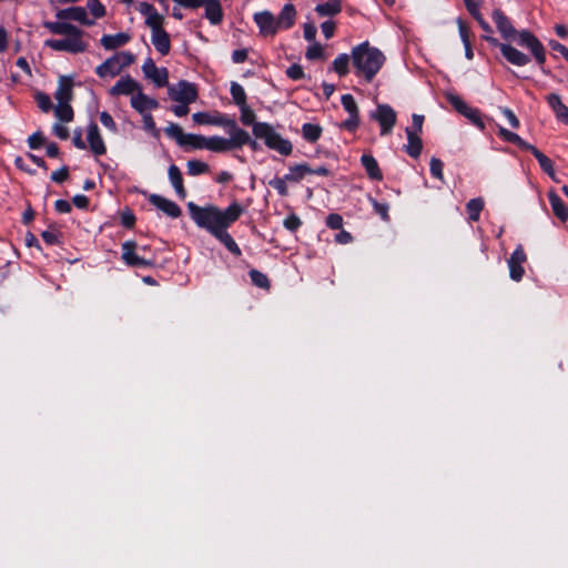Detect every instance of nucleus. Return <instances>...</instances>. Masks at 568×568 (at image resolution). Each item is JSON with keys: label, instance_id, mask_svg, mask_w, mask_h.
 <instances>
[{"label": "nucleus", "instance_id": "obj_43", "mask_svg": "<svg viewBox=\"0 0 568 568\" xmlns=\"http://www.w3.org/2000/svg\"><path fill=\"white\" fill-rule=\"evenodd\" d=\"M54 114L62 122H70L73 119V110L70 103H58Z\"/></svg>", "mask_w": 568, "mask_h": 568}, {"label": "nucleus", "instance_id": "obj_46", "mask_svg": "<svg viewBox=\"0 0 568 568\" xmlns=\"http://www.w3.org/2000/svg\"><path fill=\"white\" fill-rule=\"evenodd\" d=\"M286 182H288V180H285V175L283 178L275 176L268 181V185L275 189L281 196H287L288 189Z\"/></svg>", "mask_w": 568, "mask_h": 568}, {"label": "nucleus", "instance_id": "obj_24", "mask_svg": "<svg viewBox=\"0 0 568 568\" xmlns=\"http://www.w3.org/2000/svg\"><path fill=\"white\" fill-rule=\"evenodd\" d=\"M169 180L176 193V195L184 200L186 197V190L183 184L182 172L178 165L171 164L168 170Z\"/></svg>", "mask_w": 568, "mask_h": 568}, {"label": "nucleus", "instance_id": "obj_29", "mask_svg": "<svg viewBox=\"0 0 568 568\" xmlns=\"http://www.w3.org/2000/svg\"><path fill=\"white\" fill-rule=\"evenodd\" d=\"M361 163L371 180H374V181L383 180V173L379 169V165H378L376 159L373 155L363 154L361 158Z\"/></svg>", "mask_w": 568, "mask_h": 568}, {"label": "nucleus", "instance_id": "obj_64", "mask_svg": "<svg viewBox=\"0 0 568 568\" xmlns=\"http://www.w3.org/2000/svg\"><path fill=\"white\" fill-rule=\"evenodd\" d=\"M335 28V22L332 20L324 21L321 24L322 32L326 39H331L334 36Z\"/></svg>", "mask_w": 568, "mask_h": 568}, {"label": "nucleus", "instance_id": "obj_27", "mask_svg": "<svg viewBox=\"0 0 568 568\" xmlns=\"http://www.w3.org/2000/svg\"><path fill=\"white\" fill-rule=\"evenodd\" d=\"M130 39L131 37L129 33L119 32L116 34H104L100 42L105 50H115L126 44Z\"/></svg>", "mask_w": 568, "mask_h": 568}, {"label": "nucleus", "instance_id": "obj_57", "mask_svg": "<svg viewBox=\"0 0 568 568\" xmlns=\"http://www.w3.org/2000/svg\"><path fill=\"white\" fill-rule=\"evenodd\" d=\"M326 225L332 230H341L343 226V217L337 213H331L326 217Z\"/></svg>", "mask_w": 568, "mask_h": 568}, {"label": "nucleus", "instance_id": "obj_41", "mask_svg": "<svg viewBox=\"0 0 568 568\" xmlns=\"http://www.w3.org/2000/svg\"><path fill=\"white\" fill-rule=\"evenodd\" d=\"M182 142H183V146L189 145L192 149L201 150V149H205L206 136L193 134V133H186Z\"/></svg>", "mask_w": 568, "mask_h": 568}, {"label": "nucleus", "instance_id": "obj_10", "mask_svg": "<svg viewBox=\"0 0 568 568\" xmlns=\"http://www.w3.org/2000/svg\"><path fill=\"white\" fill-rule=\"evenodd\" d=\"M381 125V134L387 135L396 124L397 115L394 109L388 104H378L376 111L371 114Z\"/></svg>", "mask_w": 568, "mask_h": 568}, {"label": "nucleus", "instance_id": "obj_12", "mask_svg": "<svg viewBox=\"0 0 568 568\" xmlns=\"http://www.w3.org/2000/svg\"><path fill=\"white\" fill-rule=\"evenodd\" d=\"M341 102L345 111L348 113V118L341 124V128L348 132H355L359 126L357 103L352 94L342 95Z\"/></svg>", "mask_w": 568, "mask_h": 568}, {"label": "nucleus", "instance_id": "obj_13", "mask_svg": "<svg viewBox=\"0 0 568 568\" xmlns=\"http://www.w3.org/2000/svg\"><path fill=\"white\" fill-rule=\"evenodd\" d=\"M526 261L527 255L525 253L524 246L521 244H518L507 261L509 276L513 281L519 282L523 280L525 275L524 264L526 263Z\"/></svg>", "mask_w": 568, "mask_h": 568}, {"label": "nucleus", "instance_id": "obj_33", "mask_svg": "<svg viewBox=\"0 0 568 568\" xmlns=\"http://www.w3.org/2000/svg\"><path fill=\"white\" fill-rule=\"evenodd\" d=\"M485 202L483 197H475L467 202L466 212L468 214V220L470 222H477L479 220L480 213L484 210Z\"/></svg>", "mask_w": 568, "mask_h": 568}, {"label": "nucleus", "instance_id": "obj_38", "mask_svg": "<svg viewBox=\"0 0 568 568\" xmlns=\"http://www.w3.org/2000/svg\"><path fill=\"white\" fill-rule=\"evenodd\" d=\"M230 93L232 95L233 102L237 106L247 104V98H246L245 90L240 83H237L235 81L231 82Z\"/></svg>", "mask_w": 568, "mask_h": 568}, {"label": "nucleus", "instance_id": "obj_23", "mask_svg": "<svg viewBox=\"0 0 568 568\" xmlns=\"http://www.w3.org/2000/svg\"><path fill=\"white\" fill-rule=\"evenodd\" d=\"M205 18L211 24L216 26L223 21V9L219 0H204Z\"/></svg>", "mask_w": 568, "mask_h": 568}, {"label": "nucleus", "instance_id": "obj_52", "mask_svg": "<svg viewBox=\"0 0 568 568\" xmlns=\"http://www.w3.org/2000/svg\"><path fill=\"white\" fill-rule=\"evenodd\" d=\"M469 13L474 17V19L478 22L480 28L488 34L493 33V28L490 24L483 18L479 7H476L473 9V11H469Z\"/></svg>", "mask_w": 568, "mask_h": 568}, {"label": "nucleus", "instance_id": "obj_26", "mask_svg": "<svg viewBox=\"0 0 568 568\" xmlns=\"http://www.w3.org/2000/svg\"><path fill=\"white\" fill-rule=\"evenodd\" d=\"M407 135V144L405 145L406 153L413 159H417L423 149L422 139L418 136V133L414 132L413 129L406 128L405 130Z\"/></svg>", "mask_w": 568, "mask_h": 568}, {"label": "nucleus", "instance_id": "obj_39", "mask_svg": "<svg viewBox=\"0 0 568 568\" xmlns=\"http://www.w3.org/2000/svg\"><path fill=\"white\" fill-rule=\"evenodd\" d=\"M236 138H239V145H236V150H240L242 149L244 145H248L251 148V150L253 151H257L260 145L258 143L251 139L250 134L247 131L239 128V125L236 124Z\"/></svg>", "mask_w": 568, "mask_h": 568}, {"label": "nucleus", "instance_id": "obj_19", "mask_svg": "<svg viewBox=\"0 0 568 568\" xmlns=\"http://www.w3.org/2000/svg\"><path fill=\"white\" fill-rule=\"evenodd\" d=\"M87 139H88V143H89V148L95 156L105 154L106 148H105L104 141L100 134V130H99V126L97 125V123L91 122L89 124Z\"/></svg>", "mask_w": 568, "mask_h": 568}, {"label": "nucleus", "instance_id": "obj_31", "mask_svg": "<svg viewBox=\"0 0 568 568\" xmlns=\"http://www.w3.org/2000/svg\"><path fill=\"white\" fill-rule=\"evenodd\" d=\"M315 11L320 17H333L342 11L341 0H327L325 3H320L315 7Z\"/></svg>", "mask_w": 568, "mask_h": 568}, {"label": "nucleus", "instance_id": "obj_51", "mask_svg": "<svg viewBox=\"0 0 568 568\" xmlns=\"http://www.w3.org/2000/svg\"><path fill=\"white\" fill-rule=\"evenodd\" d=\"M443 168H444V163L442 162V160L437 159V158H432L430 159V163H429V170H430V173L434 178L443 181Z\"/></svg>", "mask_w": 568, "mask_h": 568}, {"label": "nucleus", "instance_id": "obj_63", "mask_svg": "<svg viewBox=\"0 0 568 568\" xmlns=\"http://www.w3.org/2000/svg\"><path fill=\"white\" fill-rule=\"evenodd\" d=\"M41 237L49 245H54V244L60 243V234L57 232L43 231L41 233Z\"/></svg>", "mask_w": 568, "mask_h": 568}, {"label": "nucleus", "instance_id": "obj_36", "mask_svg": "<svg viewBox=\"0 0 568 568\" xmlns=\"http://www.w3.org/2000/svg\"><path fill=\"white\" fill-rule=\"evenodd\" d=\"M527 151L532 153V155L538 161L542 171H545L546 173H548L550 175L554 173V164H552V161L548 156H546L542 152H540L532 144L527 149Z\"/></svg>", "mask_w": 568, "mask_h": 568}, {"label": "nucleus", "instance_id": "obj_59", "mask_svg": "<svg viewBox=\"0 0 568 568\" xmlns=\"http://www.w3.org/2000/svg\"><path fill=\"white\" fill-rule=\"evenodd\" d=\"M121 224L126 229H132L135 223V216L131 210H125L121 213Z\"/></svg>", "mask_w": 568, "mask_h": 568}, {"label": "nucleus", "instance_id": "obj_34", "mask_svg": "<svg viewBox=\"0 0 568 568\" xmlns=\"http://www.w3.org/2000/svg\"><path fill=\"white\" fill-rule=\"evenodd\" d=\"M498 135L505 141L517 145L520 150L527 151V149L531 145L530 143L524 141L517 133L511 132L503 126L498 130Z\"/></svg>", "mask_w": 568, "mask_h": 568}, {"label": "nucleus", "instance_id": "obj_22", "mask_svg": "<svg viewBox=\"0 0 568 568\" xmlns=\"http://www.w3.org/2000/svg\"><path fill=\"white\" fill-rule=\"evenodd\" d=\"M546 100L557 120L568 124V106L562 103L561 98L557 93H550Z\"/></svg>", "mask_w": 568, "mask_h": 568}, {"label": "nucleus", "instance_id": "obj_25", "mask_svg": "<svg viewBox=\"0 0 568 568\" xmlns=\"http://www.w3.org/2000/svg\"><path fill=\"white\" fill-rule=\"evenodd\" d=\"M121 65L118 63V57H110L103 63L99 64L95 68V73L100 78H114L115 75L121 73Z\"/></svg>", "mask_w": 568, "mask_h": 568}, {"label": "nucleus", "instance_id": "obj_6", "mask_svg": "<svg viewBox=\"0 0 568 568\" xmlns=\"http://www.w3.org/2000/svg\"><path fill=\"white\" fill-rule=\"evenodd\" d=\"M168 94L172 101L184 104H191L199 98L196 84L186 80H181L178 84L169 87Z\"/></svg>", "mask_w": 568, "mask_h": 568}, {"label": "nucleus", "instance_id": "obj_14", "mask_svg": "<svg viewBox=\"0 0 568 568\" xmlns=\"http://www.w3.org/2000/svg\"><path fill=\"white\" fill-rule=\"evenodd\" d=\"M138 244L134 241H125L122 243V261L132 267H149L153 266V261L146 260L144 257L139 256L135 253Z\"/></svg>", "mask_w": 568, "mask_h": 568}, {"label": "nucleus", "instance_id": "obj_48", "mask_svg": "<svg viewBox=\"0 0 568 568\" xmlns=\"http://www.w3.org/2000/svg\"><path fill=\"white\" fill-rule=\"evenodd\" d=\"M141 115H142V119H143V128H144V130L150 132L153 136L158 138L159 136V130L156 129L153 115L150 112L143 113Z\"/></svg>", "mask_w": 568, "mask_h": 568}, {"label": "nucleus", "instance_id": "obj_35", "mask_svg": "<svg viewBox=\"0 0 568 568\" xmlns=\"http://www.w3.org/2000/svg\"><path fill=\"white\" fill-rule=\"evenodd\" d=\"M352 58L346 53L338 54L332 63V70L339 77H345L349 72V61Z\"/></svg>", "mask_w": 568, "mask_h": 568}, {"label": "nucleus", "instance_id": "obj_56", "mask_svg": "<svg viewBox=\"0 0 568 568\" xmlns=\"http://www.w3.org/2000/svg\"><path fill=\"white\" fill-rule=\"evenodd\" d=\"M303 179H304V175H303L300 164L291 166L288 173L285 174V180H288V182L297 183Z\"/></svg>", "mask_w": 568, "mask_h": 568}, {"label": "nucleus", "instance_id": "obj_8", "mask_svg": "<svg viewBox=\"0 0 568 568\" xmlns=\"http://www.w3.org/2000/svg\"><path fill=\"white\" fill-rule=\"evenodd\" d=\"M484 39L490 44L498 47L503 57L511 64L517 67L526 65L530 62V58L515 47L506 43H500L491 36H484Z\"/></svg>", "mask_w": 568, "mask_h": 568}, {"label": "nucleus", "instance_id": "obj_3", "mask_svg": "<svg viewBox=\"0 0 568 568\" xmlns=\"http://www.w3.org/2000/svg\"><path fill=\"white\" fill-rule=\"evenodd\" d=\"M491 17L501 37L507 40L517 34L518 44L527 48L540 65L541 71L548 73L544 68L546 49L539 39L528 30L517 32L509 18L500 9H495Z\"/></svg>", "mask_w": 568, "mask_h": 568}, {"label": "nucleus", "instance_id": "obj_50", "mask_svg": "<svg viewBox=\"0 0 568 568\" xmlns=\"http://www.w3.org/2000/svg\"><path fill=\"white\" fill-rule=\"evenodd\" d=\"M323 54H324L323 47L317 42H314L312 45H310L305 52V57L307 60L321 59V58H323Z\"/></svg>", "mask_w": 568, "mask_h": 568}, {"label": "nucleus", "instance_id": "obj_11", "mask_svg": "<svg viewBox=\"0 0 568 568\" xmlns=\"http://www.w3.org/2000/svg\"><path fill=\"white\" fill-rule=\"evenodd\" d=\"M227 130L230 133L229 139L219 135L206 138L205 149L216 153L236 150V145L240 142L239 138H236V128Z\"/></svg>", "mask_w": 568, "mask_h": 568}, {"label": "nucleus", "instance_id": "obj_2", "mask_svg": "<svg viewBox=\"0 0 568 568\" xmlns=\"http://www.w3.org/2000/svg\"><path fill=\"white\" fill-rule=\"evenodd\" d=\"M187 209L192 220L200 227L207 230L233 255H242L240 246L227 232V229L236 222L244 212V207L240 203L233 202L225 210H220L214 205L201 207L190 202Z\"/></svg>", "mask_w": 568, "mask_h": 568}, {"label": "nucleus", "instance_id": "obj_58", "mask_svg": "<svg viewBox=\"0 0 568 568\" xmlns=\"http://www.w3.org/2000/svg\"><path fill=\"white\" fill-rule=\"evenodd\" d=\"M283 224L288 231L294 232L301 226L302 222L297 215L291 214L284 220Z\"/></svg>", "mask_w": 568, "mask_h": 568}, {"label": "nucleus", "instance_id": "obj_45", "mask_svg": "<svg viewBox=\"0 0 568 568\" xmlns=\"http://www.w3.org/2000/svg\"><path fill=\"white\" fill-rule=\"evenodd\" d=\"M164 131L170 138L175 139L179 145L183 146L182 141L186 133L183 132L182 128L179 124L170 123V125L166 126Z\"/></svg>", "mask_w": 568, "mask_h": 568}, {"label": "nucleus", "instance_id": "obj_28", "mask_svg": "<svg viewBox=\"0 0 568 568\" xmlns=\"http://www.w3.org/2000/svg\"><path fill=\"white\" fill-rule=\"evenodd\" d=\"M296 10L292 3H287L283 7L278 17L275 18L278 30L280 29H290L293 27L295 22Z\"/></svg>", "mask_w": 568, "mask_h": 568}, {"label": "nucleus", "instance_id": "obj_15", "mask_svg": "<svg viewBox=\"0 0 568 568\" xmlns=\"http://www.w3.org/2000/svg\"><path fill=\"white\" fill-rule=\"evenodd\" d=\"M142 71H143L145 78L152 80L156 87L162 88V87L168 85V78H169L168 69L166 68L159 69L151 58H148L144 61V63L142 65Z\"/></svg>", "mask_w": 568, "mask_h": 568}, {"label": "nucleus", "instance_id": "obj_49", "mask_svg": "<svg viewBox=\"0 0 568 568\" xmlns=\"http://www.w3.org/2000/svg\"><path fill=\"white\" fill-rule=\"evenodd\" d=\"M88 8L95 19L105 16V7L99 0H88Z\"/></svg>", "mask_w": 568, "mask_h": 568}, {"label": "nucleus", "instance_id": "obj_54", "mask_svg": "<svg viewBox=\"0 0 568 568\" xmlns=\"http://www.w3.org/2000/svg\"><path fill=\"white\" fill-rule=\"evenodd\" d=\"M372 205L376 214H378L384 221L389 220L388 210L389 206L387 203H381L374 199L371 200Z\"/></svg>", "mask_w": 568, "mask_h": 568}, {"label": "nucleus", "instance_id": "obj_60", "mask_svg": "<svg viewBox=\"0 0 568 568\" xmlns=\"http://www.w3.org/2000/svg\"><path fill=\"white\" fill-rule=\"evenodd\" d=\"M100 122L105 128H108L110 131H112V132L118 131V128H116V124H115L113 118L106 111H103L100 113Z\"/></svg>", "mask_w": 568, "mask_h": 568}, {"label": "nucleus", "instance_id": "obj_9", "mask_svg": "<svg viewBox=\"0 0 568 568\" xmlns=\"http://www.w3.org/2000/svg\"><path fill=\"white\" fill-rule=\"evenodd\" d=\"M447 101L458 113L467 118L478 129H485V123L478 109L467 105L460 97L453 93L447 94Z\"/></svg>", "mask_w": 568, "mask_h": 568}, {"label": "nucleus", "instance_id": "obj_42", "mask_svg": "<svg viewBox=\"0 0 568 568\" xmlns=\"http://www.w3.org/2000/svg\"><path fill=\"white\" fill-rule=\"evenodd\" d=\"M186 168L187 174L193 176L207 173L210 170L209 164L200 160H189L186 163Z\"/></svg>", "mask_w": 568, "mask_h": 568}, {"label": "nucleus", "instance_id": "obj_61", "mask_svg": "<svg viewBox=\"0 0 568 568\" xmlns=\"http://www.w3.org/2000/svg\"><path fill=\"white\" fill-rule=\"evenodd\" d=\"M69 178V169L68 166H62L61 169L51 173V180L55 183H63Z\"/></svg>", "mask_w": 568, "mask_h": 568}, {"label": "nucleus", "instance_id": "obj_7", "mask_svg": "<svg viewBox=\"0 0 568 568\" xmlns=\"http://www.w3.org/2000/svg\"><path fill=\"white\" fill-rule=\"evenodd\" d=\"M192 120L199 125H215L224 129H235L236 124L234 119L219 111H214L213 113L196 112L192 115Z\"/></svg>", "mask_w": 568, "mask_h": 568}, {"label": "nucleus", "instance_id": "obj_44", "mask_svg": "<svg viewBox=\"0 0 568 568\" xmlns=\"http://www.w3.org/2000/svg\"><path fill=\"white\" fill-rule=\"evenodd\" d=\"M145 24L152 30V32L164 30L162 27L163 17L156 10L146 16Z\"/></svg>", "mask_w": 568, "mask_h": 568}, {"label": "nucleus", "instance_id": "obj_5", "mask_svg": "<svg viewBox=\"0 0 568 568\" xmlns=\"http://www.w3.org/2000/svg\"><path fill=\"white\" fill-rule=\"evenodd\" d=\"M351 58L355 74L363 77L368 83L373 81L386 61L384 53L372 47L368 41L355 45L352 49Z\"/></svg>", "mask_w": 568, "mask_h": 568}, {"label": "nucleus", "instance_id": "obj_18", "mask_svg": "<svg viewBox=\"0 0 568 568\" xmlns=\"http://www.w3.org/2000/svg\"><path fill=\"white\" fill-rule=\"evenodd\" d=\"M149 202L172 219H178L182 213L181 207L175 202L162 195L151 194Z\"/></svg>", "mask_w": 568, "mask_h": 568}, {"label": "nucleus", "instance_id": "obj_37", "mask_svg": "<svg viewBox=\"0 0 568 568\" xmlns=\"http://www.w3.org/2000/svg\"><path fill=\"white\" fill-rule=\"evenodd\" d=\"M322 128L318 124L304 123L302 126L303 138L311 143L316 142L322 135Z\"/></svg>", "mask_w": 568, "mask_h": 568}, {"label": "nucleus", "instance_id": "obj_16", "mask_svg": "<svg viewBox=\"0 0 568 568\" xmlns=\"http://www.w3.org/2000/svg\"><path fill=\"white\" fill-rule=\"evenodd\" d=\"M253 19L260 29V33L264 37L274 36L278 31L275 17L270 11L256 12Z\"/></svg>", "mask_w": 568, "mask_h": 568}, {"label": "nucleus", "instance_id": "obj_20", "mask_svg": "<svg viewBox=\"0 0 568 568\" xmlns=\"http://www.w3.org/2000/svg\"><path fill=\"white\" fill-rule=\"evenodd\" d=\"M131 106L140 114L148 113L150 110L156 109L159 103L155 99L148 97L142 89L131 98Z\"/></svg>", "mask_w": 568, "mask_h": 568}, {"label": "nucleus", "instance_id": "obj_62", "mask_svg": "<svg viewBox=\"0 0 568 568\" xmlns=\"http://www.w3.org/2000/svg\"><path fill=\"white\" fill-rule=\"evenodd\" d=\"M44 142V136L41 132H34L28 139L29 148L32 150L39 149Z\"/></svg>", "mask_w": 568, "mask_h": 568}, {"label": "nucleus", "instance_id": "obj_21", "mask_svg": "<svg viewBox=\"0 0 568 568\" xmlns=\"http://www.w3.org/2000/svg\"><path fill=\"white\" fill-rule=\"evenodd\" d=\"M73 80L70 77L61 75L59 78L58 89L54 93V98L58 103H70L73 92Z\"/></svg>", "mask_w": 568, "mask_h": 568}, {"label": "nucleus", "instance_id": "obj_1", "mask_svg": "<svg viewBox=\"0 0 568 568\" xmlns=\"http://www.w3.org/2000/svg\"><path fill=\"white\" fill-rule=\"evenodd\" d=\"M55 17L60 21H44L43 27L52 34L65 36L63 39H49L44 45L54 50L78 54L87 51L88 43L83 40L84 31L77 26L64 22L65 20L78 21L83 26H93L94 20L89 19L83 7H71L59 10Z\"/></svg>", "mask_w": 568, "mask_h": 568}, {"label": "nucleus", "instance_id": "obj_55", "mask_svg": "<svg viewBox=\"0 0 568 568\" xmlns=\"http://www.w3.org/2000/svg\"><path fill=\"white\" fill-rule=\"evenodd\" d=\"M285 73L290 79L294 81L301 80L305 77L303 68L297 63L290 65Z\"/></svg>", "mask_w": 568, "mask_h": 568}, {"label": "nucleus", "instance_id": "obj_47", "mask_svg": "<svg viewBox=\"0 0 568 568\" xmlns=\"http://www.w3.org/2000/svg\"><path fill=\"white\" fill-rule=\"evenodd\" d=\"M34 101L37 102L39 109L42 112H49L52 108L51 99L44 92H40V91L36 92Z\"/></svg>", "mask_w": 568, "mask_h": 568}, {"label": "nucleus", "instance_id": "obj_30", "mask_svg": "<svg viewBox=\"0 0 568 568\" xmlns=\"http://www.w3.org/2000/svg\"><path fill=\"white\" fill-rule=\"evenodd\" d=\"M152 43L162 55H166L171 50L170 34L165 30L152 32Z\"/></svg>", "mask_w": 568, "mask_h": 568}, {"label": "nucleus", "instance_id": "obj_17", "mask_svg": "<svg viewBox=\"0 0 568 568\" xmlns=\"http://www.w3.org/2000/svg\"><path fill=\"white\" fill-rule=\"evenodd\" d=\"M140 89L141 85L139 82H136L130 75H125L118 80L115 84L110 88L109 94L112 97L132 95L134 92L138 93Z\"/></svg>", "mask_w": 568, "mask_h": 568}, {"label": "nucleus", "instance_id": "obj_32", "mask_svg": "<svg viewBox=\"0 0 568 568\" xmlns=\"http://www.w3.org/2000/svg\"><path fill=\"white\" fill-rule=\"evenodd\" d=\"M549 202L554 214L561 221L566 222L568 219V206L555 193L549 194Z\"/></svg>", "mask_w": 568, "mask_h": 568}, {"label": "nucleus", "instance_id": "obj_53", "mask_svg": "<svg viewBox=\"0 0 568 568\" xmlns=\"http://www.w3.org/2000/svg\"><path fill=\"white\" fill-rule=\"evenodd\" d=\"M113 55L118 57V63H120L121 70L134 62V55L129 51L116 52Z\"/></svg>", "mask_w": 568, "mask_h": 568}, {"label": "nucleus", "instance_id": "obj_40", "mask_svg": "<svg viewBox=\"0 0 568 568\" xmlns=\"http://www.w3.org/2000/svg\"><path fill=\"white\" fill-rule=\"evenodd\" d=\"M248 275L253 285L263 290H270L271 283L266 274L253 268L248 272Z\"/></svg>", "mask_w": 568, "mask_h": 568}, {"label": "nucleus", "instance_id": "obj_4", "mask_svg": "<svg viewBox=\"0 0 568 568\" xmlns=\"http://www.w3.org/2000/svg\"><path fill=\"white\" fill-rule=\"evenodd\" d=\"M239 109L241 111V122L244 125H252L255 139L263 140L268 149L275 150L282 155H290L292 153V143L282 138L271 124L266 122H255V113L248 104L239 106Z\"/></svg>", "mask_w": 568, "mask_h": 568}]
</instances>
